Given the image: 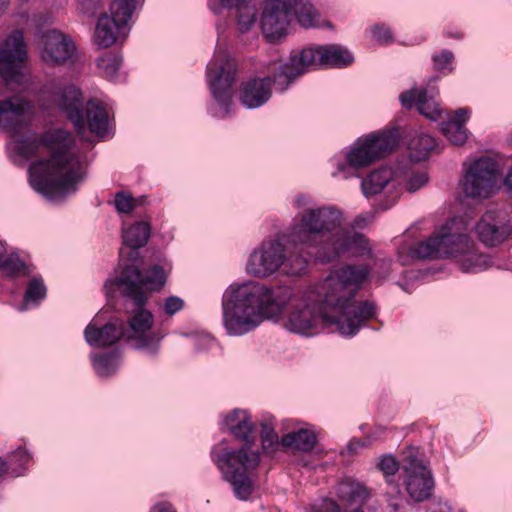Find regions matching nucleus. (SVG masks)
I'll return each instance as SVG.
<instances>
[{
    "label": "nucleus",
    "mask_w": 512,
    "mask_h": 512,
    "mask_svg": "<svg viewBox=\"0 0 512 512\" xmlns=\"http://www.w3.org/2000/svg\"><path fill=\"white\" fill-rule=\"evenodd\" d=\"M369 273L366 265H346L332 271L292 305L284 327L306 337L318 334L323 327L343 335L355 334L374 313L371 302L356 300Z\"/></svg>",
    "instance_id": "f257e3e1"
},
{
    "label": "nucleus",
    "mask_w": 512,
    "mask_h": 512,
    "mask_svg": "<svg viewBox=\"0 0 512 512\" xmlns=\"http://www.w3.org/2000/svg\"><path fill=\"white\" fill-rule=\"evenodd\" d=\"M73 136L63 129H52L41 137L14 139L12 150L24 159L43 153L50 158L34 162L29 167L30 183L34 190L50 201L63 200L77 191L85 178V165L72 151Z\"/></svg>",
    "instance_id": "f03ea898"
},
{
    "label": "nucleus",
    "mask_w": 512,
    "mask_h": 512,
    "mask_svg": "<svg viewBox=\"0 0 512 512\" xmlns=\"http://www.w3.org/2000/svg\"><path fill=\"white\" fill-rule=\"evenodd\" d=\"M276 291L249 281L231 286L223 296V321L229 335L240 336L256 328L264 318L281 311Z\"/></svg>",
    "instance_id": "7ed1b4c3"
},
{
    "label": "nucleus",
    "mask_w": 512,
    "mask_h": 512,
    "mask_svg": "<svg viewBox=\"0 0 512 512\" xmlns=\"http://www.w3.org/2000/svg\"><path fill=\"white\" fill-rule=\"evenodd\" d=\"M226 425L229 431L245 444L239 450L215 456L214 461L224 479L232 485L235 496L247 500L254 489L249 473L259 465V454L251 451L249 447L255 439V426L247 411L240 409L227 415Z\"/></svg>",
    "instance_id": "20e7f679"
},
{
    "label": "nucleus",
    "mask_w": 512,
    "mask_h": 512,
    "mask_svg": "<svg viewBox=\"0 0 512 512\" xmlns=\"http://www.w3.org/2000/svg\"><path fill=\"white\" fill-rule=\"evenodd\" d=\"M455 221L445 223L427 240L417 243L412 252L421 259L458 258L464 272L480 271L487 267L488 259L478 253L475 243L467 234L454 230Z\"/></svg>",
    "instance_id": "39448f33"
},
{
    "label": "nucleus",
    "mask_w": 512,
    "mask_h": 512,
    "mask_svg": "<svg viewBox=\"0 0 512 512\" xmlns=\"http://www.w3.org/2000/svg\"><path fill=\"white\" fill-rule=\"evenodd\" d=\"M288 232L275 240L264 241L255 249L248 260L247 271L257 277H267L277 271L289 276L305 272L307 260L296 249H289Z\"/></svg>",
    "instance_id": "423d86ee"
},
{
    "label": "nucleus",
    "mask_w": 512,
    "mask_h": 512,
    "mask_svg": "<svg viewBox=\"0 0 512 512\" xmlns=\"http://www.w3.org/2000/svg\"><path fill=\"white\" fill-rule=\"evenodd\" d=\"M342 222V212L334 206L308 207L297 214L288 231V240L294 245L316 249L315 255L320 260L321 247L329 242L331 233L338 231Z\"/></svg>",
    "instance_id": "0eeeda50"
},
{
    "label": "nucleus",
    "mask_w": 512,
    "mask_h": 512,
    "mask_svg": "<svg viewBox=\"0 0 512 512\" xmlns=\"http://www.w3.org/2000/svg\"><path fill=\"white\" fill-rule=\"evenodd\" d=\"M353 60L351 52L337 44L308 47L299 54L292 55L289 62L283 64L280 72L275 75V81L282 89H287L297 77L311 67H344L350 65Z\"/></svg>",
    "instance_id": "6e6552de"
},
{
    "label": "nucleus",
    "mask_w": 512,
    "mask_h": 512,
    "mask_svg": "<svg viewBox=\"0 0 512 512\" xmlns=\"http://www.w3.org/2000/svg\"><path fill=\"white\" fill-rule=\"evenodd\" d=\"M398 145L397 135L391 131L370 133L358 139L354 147L347 153L346 161L337 164L334 177L342 175L349 178L357 169L366 167L374 161L390 154Z\"/></svg>",
    "instance_id": "1a4fd4ad"
},
{
    "label": "nucleus",
    "mask_w": 512,
    "mask_h": 512,
    "mask_svg": "<svg viewBox=\"0 0 512 512\" xmlns=\"http://www.w3.org/2000/svg\"><path fill=\"white\" fill-rule=\"evenodd\" d=\"M237 63L224 50H217L207 65V80L214 100L223 110L230 113L233 102L232 87L236 80Z\"/></svg>",
    "instance_id": "9d476101"
},
{
    "label": "nucleus",
    "mask_w": 512,
    "mask_h": 512,
    "mask_svg": "<svg viewBox=\"0 0 512 512\" xmlns=\"http://www.w3.org/2000/svg\"><path fill=\"white\" fill-rule=\"evenodd\" d=\"M501 177L499 163L491 157L473 161L465 170L461 181L462 193L466 198L483 200L491 197L498 189Z\"/></svg>",
    "instance_id": "9b49d317"
},
{
    "label": "nucleus",
    "mask_w": 512,
    "mask_h": 512,
    "mask_svg": "<svg viewBox=\"0 0 512 512\" xmlns=\"http://www.w3.org/2000/svg\"><path fill=\"white\" fill-rule=\"evenodd\" d=\"M27 58L26 44L22 31L12 32L0 46V94L16 91L22 85V67Z\"/></svg>",
    "instance_id": "f8f14e48"
},
{
    "label": "nucleus",
    "mask_w": 512,
    "mask_h": 512,
    "mask_svg": "<svg viewBox=\"0 0 512 512\" xmlns=\"http://www.w3.org/2000/svg\"><path fill=\"white\" fill-rule=\"evenodd\" d=\"M123 293L138 306L145 305V291H159L166 283V273L161 266L155 265L144 274L134 265L126 266L118 278Z\"/></svg>",
    "instance_id": "ddd939ff"
},
{
    "label": "nucleus",
    "mask_w": 512,
    "mask_h": 512,
    "mask_svg": "<svg viewBox=\"0 0 512 512\" xmlns=\"http://www.w3.org/2000/svg\"><path fill=\"white\" fill-rule=\"evenodd\" d=\"M403 476L405 489L411 500L422 502L431 496L434 488L432 473L415 449H410L406 453Z\"/></svg>",
    "instance_id": "4468645a"
},
{
    "label": "nucleus",
    "mask_w": 512,
    "mask_h": 512,
    "mask_svg": "<svg viewBox=\"0 0 512 512\" xmlns=\"http://www.w3.org/2000/svg\"><path fill=\"white\" fill-rule=\"evenodd\" d=\"M295 4L296 0H265L261 29L270 42H275L287 35Z\"/></svg>",
    "instance_id": "2eb2a0df"
},
{
    "label": "nucleus",
    "mask_w": 512,
    "mask_h": 512,
    "mask_svg": "<svg viewBox=\"0 0 512 512\" xmlns=\"http://www.w3.org/2000/svg\"><path fill=\"white\" fill-rule=\"evenodd\" d=\"M320 251V261L329 262L345 253L352 256L369 254L370 245L368 239L362 234H348L343 230H338L329 242L321 247Z\"/></svg>",
    "instance_id": "dca6fc26"
},
{
    "label": "nucleus",
    "mask_w": 512,
    "mask_h": 512,
    "mask_svg": "<svg viewBox=\"0 0 512 512\" xmlns=\"http://www.w3.org/2000/svg\"><path fill=\"white\" fill-rule=\"evenodd\" d=\"M134 305L136 310L128 320L130 329L128 339L135 341L137 349H145L155 353L163 335L160 332H149L154 321L153 314L144 309V305L138 306L136 303Z\"/></svg>",
    "instance_id": "f3484780"
},
{
    "label": "nucleus",
    "mask_w": 512,
    "mask_h": 512,
    "mask_svg": "<svg viewBox=\"0 0 512 512\" xmlns=\"http://www.w3.org/2000/svg\"><path fill=\"white\" fill-rule=\"evenodd\" d=\"M32 105L20 96L0 101V129L17 135L30 120Z\"/></svg>",
    "instance_id": "a211bd4d"
},
{
    "label": "nucleus",
    "mask_w": 512,
    "mask_h": 512,
    "mask_svg": "<svg viewBox=\"0 0 512 512\" xmlns=\"http://www.w3.org/2000/svg\"><path fill=\"white\" fill-rule=\"evenodd\" d=\"M283 65H279L274 77H253L241 83L239 89V101L247 109H256L264 105L272 96L273 82L282 89L275 81V75L278 74Z\"/></svg>",
    "instance_id": "6ab92c4d"
},
{
    "label": "nucleus",
    "mask_w": 512,
    "mask_h": 512,
    "mask_svg": "<svg viewBox=\"0 0 512 512\" xmlns=\"http://www.w3.org/2000/svg\"><path fill=\"white\" fill-rule=\"evenodd\" d=\"M475 229L480 241L489 247L503 243L512 231L507 216L495 211L486 212Z\"/></svg>",
    "instance_id": "aec40b11"
},
{
    "label": "nucleus",
    "mask_w": 512,
    "mask_h": 512,
    "mask_svg": "<svg viewBox=\"0 0 512 512\" xmlns=\"http://www.w3.org/2000/svg\"><path fill=\"white\" fill-rule=\"evenodd\" d=\"M76 52L73 41L57 30L43 35L42 60L48 65H63L70 61Z\"/></svg>",
    "instance_id": "412c9836"
},
{
    "label": "nucleus",
    "mask_w": 512,
    "mask_h": 512,
    "mask_svg": "<svg viewBox=\"0 0 512 512\" xmlns=\"http://www.w3.org/2000/svg\"><path fill=\"white\" fill-rule=\"evenodd\" d=\"M52 100L73 122L78 133H82L85 130V121L80 89L74 85L59 87L54 91Z\"/></svg>",
    "instance_id": "4be33fe9"
},
{
    "label": "nucleus",
    "mask_w": 512,
    "mask_h": 512,
    "mask_svg": "<svg viewBox=\"0 0 512 512\" xmlns=\"http://www.w3.org/2000/svg\"><path fill=\"white\" fill-rule=\"evenodd\" d=\"M338 501L343 512H364L370 493L368 489L353 479H344L336 488Z\"/></svg>",
    "instance_id": "5701e85b"
},
{
    "label": "nucleus",
    "mask_w": 512,
    "mask_h": 512,
    "mask_svg": "<svg viewBox=\"0 0 512 512\" xmlns=\"http://www.w3.org/2000/svg\"><path fill=\"white\" fill-rule=\"evenodd\" d=\"M85 339L88 344L106 347L115 344L124 336L123 328L114 323H107L102 327H97L90 323L84 331Z\"/></svg>",
    "instance_id": "b1692460"
},
{
    "label": "nucleus",
    "mask_w": 512,
    "mask_h": 512,
    "mask_svg": "<svg viewBox=\"0 0 512 512\" xmlns=\"http://www.w3.org/2000/svg\"><path fill=\"white\" fill-rule=\"evenodd\" d=\"M400 100L402 105L407 108H411L415 104L419 113L430 120H437L440 117L439 105L427 96L426 90L404 92L400 95Z\"/></svg>",
    "instance_id": "393cba45"
},
{
    "label": "nucleus",
    "mask_w": 512,
    "mask_h": 512,
    "mask_svg": "<svg viewBox=\"0 0 512 512\" xmlns=\"http://www.w3.org/2000/svg\"><path fill=\"white\" fill-rule=\"evenodd\" d=\"M380 470L384 473L388 490L386 491L387 502L392 512H397L402 506L401 491L399 486L391 479L398 470L399 463L393 456H384L379 464Z\"/></svg>",
    "instance_id": "a878e982"
},
{
    "label": "nucleus",
    "mask_w": 512,
    "mask_h": 512,
    "mask_svg": "<svg viewBox=\"0 0 512 512\" xmlns=\"http://www.w3.org/2000/svg\"><path fill=\"white\" fill-rule=\"evenodd\" d=\"M467 113L466 109L460 108L448 121L442 123L443 134L454 145H462L467 139L465 128V122L468 119Z\"/></svg>",
    "instance_id": "bb28decb"
},
{
    "label": "nucleus",
    "mask_w": 512,
    "mask_h": 512,
    "mask_svg": "<svg viewBox=\"0 0 512 512\" xmlns=\"http://www.w3.org/2000/svg\"><path fill=\"white\" fill-rule=\"evenodd\" d=\"M85 124L89 130L99 136H104L109 130V120L106 109L100 102L89 101L86 106L84 117Z\"/></svg>",
    "instance_id": "cd10ccee"
},
{
    "label": "nucleus",
    "mask_w": 512,
    "mask_h": 512,
    "mask_svg": "<svg viewBox=\"0 0 512 512\" xmlns=\"http://www.w3.org/2000/svg\"><path fill=\"white\" fill-rule=\"evenodd\" d=\"M316 441V435L312 431L302 428L284 435L281 444L286 448L309 452L315 447Z\"/></svg>",
    "instance_id": "c85d7f7f"
},
{
    "label": "nucleus",
    "mask_w": 512,
    "mask_h": 512,
    "mask_svg": "<svg viewBox=\"0 0 512 512\" xmlns=\"http://www.w3.org/2000/svg\"><path fill=\"white\" fill-rule=\"evenodd\" d=\"M393 171L390 168L383 167L371 172L361 182L363 193L366 196H372L380 193L384 187L392 180Z\"/></svg>",
    "instance_id": "c756f323"
},
{
    "label": "nucleus",
    "mask_w": 512,
    "mask_h": 512,
    "mask_svg": "<svg viewBox=\"0 0 512 512\" xmlns=\"http://www.w3.org/2000/svg\"><path fill=\"white\" fill-rule=\"evenodd\" d=\"M120 28L107 14L102 15L95 29V43L102 48L113 45L116 41V32Z\"/></svg>",
    "instance_id": "7c9ffc66"
},
{
    "label": "nucleus",
    "mask_w": 512,
    "mask_h": 512,
    "mask_svg": "<svg viewBox=\"0 0 512 512\" xmlns=\"http://www.w3.org/2000/svg\"><path fill=\"white\" fill-rule=\"evenodd\" d=\"M150 227L146 222H138L123 233V242L132 249L143 247L149 239Z\"/></svg>",
    "instance_id": "2f4dec72"
},
{
    "label": "nucleus",
    "mask_w": 512,
    "mask_h": 512,
    "mask_svg": "<svg viewBox=\"0 0 512 512\" xmlns=\"http://www.w3.org/2000/svg\"><path fill=\"white\" fill-rule=\"evenodd\" d=\"M136 9L135 0H114L110 4V19L118 26H125Z\"/></svg>",
    "instance_id": "473e14b6"
},
{
    "label": "nucleus",
    "mask_w": 512,
    "mask_h": 512,
    "mask_svg": "<svg viewBox=\"0 0 512 512\" xmlns=\"http://www.w3.org/2000/svg\"><path fill=\"white\" fill-rule=\"evenodd\" d=\"M409 148L416 160H423L436 148V140L428 134H419L411 139Z\"/></svg>",
    "instance_id": "72a5a7b5"
},
{
    "label": "nucleus",
    "mask_w": 512,
    "mask_h": 512,
    "mask_svg": "<svg viewBox=\"0 0 512 512\" xmlns=\"http://www.w3.org/2000/svg\"><path fill=\"white\" fill-rule=\"evenodd\" d=\"M316 16L317 13L311 3L296 0L293 18L296 17L301 26L308 28L317 25Z\"/></svg>",
    "instance_id": "f704fd0d"
},
{
    "label": "nucleus",
    "mask_w": 512,
    "mask_h": 512,
    "mask_svg": "<svg viewBox=\"0 0 512 512\" xmlns=\"http://www.w3.org/2000/svg\"><path fill=\"white\" fill-rule=\"evenodd\" d=\"M93 366L98 375H111L118 367V357L115 353L100 354L94 357Z\"/></svg>",
    "instance_id": "c9c22d12"
},
{
    "label": "nucleus",
    "mask_w": 512,
    "mask_h": 512,
    "mask_svg": "<svg viewBox=\"0 0 512 512\" xmlns=\"http://www.w3.org/2000/svg\"><path fill=\"white\" fill-rule=\"evenodd\" d=\"M121 58L112 52H106L97 59V66L106 78L113 79L120 68Z\"/></svg>",
    "instance_id": "e433bc0d"
},
{
    "label": "nucleus",
    "mask_w": 512,
    "mask_h": 512,
    "mask_svg": "<svg viewBox=\"0 0 512 512\" xmlns=\"http://www.w3.org/2000/svg\"><path fill=\"white\" fill-rule=\"evenodd\" d=\"M144 203V197L134 198L132 195L123 191L116 193L114 199L115 208L119 213H130L137 206L144 205Z\"/></svg>",
    "instance_id": "4c0bfd02"
},
{
    "label": "nucleus",
    "mask_w": 512,
    "mask_h": 512,
    "mask_svg": "<svg viewBox=\"0 0 512 512\" xmlns=\"http://www.w3.org/2000/svg\"><path fill=\"white\" fill-rule=\"evenodd\" d=\"M46 296V287L42 281L33 279L29 282L24 296L22 310L27 308L29 303L38 304Z\"/></svg>",
    "instance_id": "58836bf2"
},
{
    "label": "nucleus",
    "mask_w": 512,
    "mask_h": 512,
    "mask_svg": "<svg viewBox=\"0 0 512 512\" xmlns=\"http://www.w3.org/2000/svg\"><path fill=\"white\" fill-rule=\"evenodd\" d=\"M0 268L11 276L26 274V267L24 262L15 255H10L7 257L4 255L0 259Z\"/></svg>",
    "instance_id": "ea45409f"
},
{
    "label": "nucleus",
    "mask_w": 512,
    "mask_h": 512,
    "mask_svg": "<svg viewBox=\"0 0 512 512\" xmlns=\"http://www.w3.org/2000/svg\"><path fill=\"white\" fill-rule=\"evenodd\" d=\"M238 11V25L241 32L248 31L256 21V9L249 2L242 5Z\"/></svg>",
    "instance_id": "a19ab883"
},
{
    "label": "nucleus",
    "mask_w": 512,
    "mask_h": 512,
    "mask_svg": "<svg viewBox=\"0 0 512 512\" xmlns=\"http://www.w3.org/2000/svg\"><path fill=\"white\" fill-rule=\"evenodd\" d=\"M428 175L424 171L414 172L407 179L406 189L414 193L424 187L428 183Z\"/></svg>",
    "instance_id": "79ce46f5"
},
{
    "label": "nucleus",
    "mask_w": 512,
    "mask_h": 512,
    "mask_svg": "<svg viewBox=\"0 0 512 512\" xmlns=\"http://www.w3.org/2000/svg\"><path fill=\"white\" fill-rule=\"evenodd\" d=\"M262 447L264 450L273 448L279 444L278 436L268 424H262L261 431Z\"/></svg>",
    "instance_id": "37998d69"
},
{
    "label": "nucleus",
    "mask_w": 512,
    "mask_h": 512,
    "mask_svg": "<svg viewBox=\"0 0 512 512\" xmlns=\"http://www.w3.org/2000/svg\"><path fill=\"white\" fill-rule=\"evenodd\" d=\"M183 307H184V301L180 297L169 296L164 301L163 310L167 316L171 317V316L175 315L177 312H179L180 310H182Z\"/></svg>",
    "instance_id": "c03bdc74"
},
{
    "label": "nucleus",
    "mask_w": 512,
    "mask_h": 512,
    "mask_svg": "<svg viewBox=\"0 0 512 512\" xmlns=\"http://www.w3.org/2000/svg\"><path fill=\"white\" fill-rule=\"evenodd\" d=\"M454 59V55L449 50H444L440 54L435 55L433 57L434 67L439 70H445L448 69L451 71L452 69L449 67L452 60Z\"/></svg>",
    "instance_id": "a18cd8bd"
},
{
    "label": "nucleus",
    "mask_w": 512,
    "mask_h": 512,
    "mask_svg": "<svg viewBox=\"0 0 512 512\" xmlns=\"http://www.w3.org/2000/svg\"><path fill=\"white\" fill-rule=\"evenodd\" d=\"M372 34L380 43L387 44L393 40L390 28L384 25H375L372 28Z\"/></svg>",
    "instance_id": "49530a36"
},
{
    "label": "nucleus",
    "mask_w": 512,
    "mask_h": 512,
    "mask_svg": "<svg viewBox=\"0 0 512 512\" xmlns=\"http://www.w3.org/2000/svg\"><path fill=\"white\" fill-rule=\"evenodd\" d=\"M85 13L95 14L103 7L104 0H80Z\"/></svg>",
    "instance_id": "de8ad7c7"
},
{
    "label": "nucleus",
    "mask_w": 512,
    "mask_h": 512,
    "mask_svg": "<svg viewBox=\"0 0 512 512\" xmlns=\"http://www.w3.org/2000/svg\"><path fill=\"white\" fill-rule=\"evenodd\" d=\"M13 458H18L21 461V467L24 469L25 465L30 461V455L23 449H17L13 455Z\"/></svg>",
    "instance_id": "09e8293b"
},
{
    "label": "nucleus",
    "mask_w": 512,
    "mask_h": 512,
    "mask_svg": "<svg viewBox=\"0 0 512 512\" xmlns=\"http://www.w3.org/2000/svg\"><path fill=\"white\" fill-rule=\"evenodd\" d=\"M224 7H235L237 10L242 9V5L248 3L250 0H219Z\"/></svg>",
    "instance_id": "8fccbe9b"
},
{
    "label": "nucleus",
    "mask_w": 512,
    "mask_h": 512,
    "mask_svg": "<svg viewBox=\"0 0 512 512\" xmlns=\"http://www.w3.org/2000/svg\"><path fill=\"white\" fill-rule=\"evenodd\" d=\"M312 203V200L309 196L299 195L295 198V204L297 206H307Z\"/></svg>",
    "instance_id": "3c124183"
},
{
    "label": "nucleus",
    "mask_w": 512,
    "mask_h": 512,
    "mask_svg": "<svg viewBox=\"0 0 512 512\" xmlns=\"http://www.w3.org/2000/svg\"><path fill=\"white\" fill-rule=\"evenodd\" d=\"M384 428L383 427H376L372 432L371 434L368 435L369 439H372V440H375V439H378L383 433H384Z\"/></svg>",
    "instance_id": "603ef678"
},
{
    "label": "nucleus",
    "mask_w": 512,
    "mask_h": 512,
    "mask_svg": "<svg viewBox=\"0 0 512 512\" xmlns=\"http://www.w3.org/2000/svg\"><path fill=\"white\" fill-rule=\"evenodd\" d=\"M504 184L509 189V191L512 192V167L505 177Z\"/></svg>",
    "instance_id": "864d4df0"
},
{
    "label": "nucleus",
    "mask_w": 512,
    "mask_h": 512,
    "mask_svg": "<svg viewBox=\"0 0 512 512\" xmlns=\"http://www.w3.org/2000/svg\"><path fill=\"white\" fill-rule=\"evenodd\" d=\"M355 227L362 228L366 225V218L362 216H358L354 221Z\"/></svg>",
    "instance_id": "5fc2aeb1"
},
{
    "label": "nucleus",
    "mask_w": 512,
    "mask_h": 512,
    "mask_svg": "<svg viewBox=\"0 0 512 512\" xmlns=\"http://www.w3.org/2000/svg\"><path fill=\"white\" fill-rule=\"evenodd\" d=\"M8 471L7 463L0 458V477Z\"/></svg>",
    "instance_id": "6e6d98bb"
},
{
    "label": "nucleus",
    "mask_w": 512,
    "mask_h": 512,
    "mask_svg": "<svg viewBox=\"0 0 512 512\" xmlns=\"http://www.w3.org/2000/svg\"><path fill=\"white\" fill-rule=\"evenodd\" d=\"M159 512H176V511L170 505H161L159 508Z\"/></svg>",
    "instance_id": "4d7b16f0"
},
{
    "label": "nucleus",
    "mask_w": 512,
    "mask_h": 512,
    "mask_svg": "<svg viewBox=\"0 0 512 512\" xmlns=\"http://www.w3.org/2000/svg\"><path fill=\"white\" fill-rule=\"evenodd\" d=\"M9 0H0V14L5 12L8 7Z\"/></svg>",
    "instance_id": "13d9d810"
},
{
    "label": "nucleus",
    "mask_w": 512,
    "mask_h": 512,
    "mask_svg": "<svg viewBox=\"0 0 512 512\" xmlns=\"http://www.w3.org/2000/svg\"><path fill=\"white\" fill-rule=\"evenodd\" d=\"M356 445H357V446H364V444H361V443H359V442H351V443L348 445V448H349L350 450H353V449H354V446H356Z\"/></svg>",
    "instance_id": "bf43d9fd"
},
{
    "label": "nucleus",
    "mask_w": 512,
    "mask_h": 512,
    "mask_svg": "<svg viewBox=\"0 0 512 512\" xmlns=\"http://www.w3.org/2000/svg\"><path fill=\"white\" fill-rule=\"evenodd\" d=\"M5 254V247L3 245L2 242H0V259L4 256Z\"/></svg>",
    "instance_id": "052dcab7"
},
{
    "label": "nucleus",
    "mask_w": 512,
    "mask_h": 512,
    "mask_svg": "<svg viewBox=\"0 0 512 512\" xmlns=\"http://www.w3.org/2000/svg\"><path fill=\"white\" fill-rule=\"evenodd\" d=\"M15 474H16V476H18L21 474V472L17 470V471H15Z\"/></svg>",
    "instance_id": "680f3d73"
}]
</instances>
